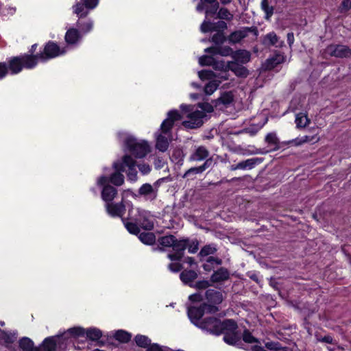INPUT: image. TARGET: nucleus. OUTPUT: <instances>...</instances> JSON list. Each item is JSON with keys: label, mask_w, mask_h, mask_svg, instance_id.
Here are the masks:
<instances>
[{"label": "nucleus", "mask_w": 351, "mask_h": 351, "mask_svg": "<svg viewBox=\"0 0 351 351\" xmlns=\"http://www.w3.org/2000/svg\"><path fill=\"white\" fill-rule=\"evenodd\" d=\"M85 334L88 339L93 341L98 340L102 335L101 330L95 328L88 329Z\"/></svg>", "instance_id": "44"}, {"label": "nucleus", "mask_w": 351, "mask_h": 351, "mask_svg": "<svg viewBox=\"0 0 351 351\" xmlns=\"http://www.w3.org/2000/svg\"><path fill=\"white\" fill-rule=\"evenodd\" d=\"M215 55L210 53V55H204L199 58V63L202 66H212L213 65L215 58Z\"/></svg>", "instance_id": "43"}, {"label": "nucleus", "mask_w": 351, "mask_h": 351, "mask_svg": "<svg viewBox=\"0 0 351 351\" xmlns=\"http://www.w3.org/2000/svg\"><path fill=\"white\" fill-rule=\"evenodd\" d=\"M180 109L182 110L181 114L176 110H173L168 112L167 119L161 124V129L163 132L167 133L171 130L176 121H180L182 119H184L182 121V125L187 128H197L203 124L204 119V111L199 110L195 106L184 104L180 106Z\"/></svg>", "instance_id": "1"}, {"label": "nucleus", "mask_w": 351, "mask_h": 351, "mask_svg": "<svg viewBox=\"0 0 351 351\" xmlns=\"http://www.w3.org/2000/svg\"><path fill=\"white\" fill-rule=\"evenodd\" d=\"M171 130L165 133L160 129V133L156 134V148L160 152H165L167 150L169 142L171 141Z\"/></svg>", "instance_id": "14"}, {"label": "nucleus", "mask_w": 351, "mask_h": 351, "mask_svg": "<svg viewBox=\"0 0 351 351\" xmlns=\"http://www.w3.org/2000/svg\"><path fill=\"white\" fill-rule=\"evenodd\" d=\"M136 344L142 348H147L151 343V340L146 336L138 335L135 337Z\"/></svg>", "instance_id": "46"}, {"label": "nucleus", "mask_w": 351, "mask_h": 351, "mask_svg": "<svg viewBox=\"0 0 351 351\" xmlns=\"http://www.w3.org/2000/svg\"><path fill=\"white\" fill-rule=\"evenodd\" d=\"M64 53V49H61L55 43L49 42L45 45L43 53L35 56L36 57V62L38 60L44 62Z\"/></svg>", "instance_id": "8"}, {"label": "nucleus", "mask_w": 351, "mask_h": 351, "mask_svg": "<svg viewBox=\"0 0 351 351\" xmlns=\"http://www.w3.org/2000/svg\"><path fill=\"white\" fill-rule=\"evenodd\" d=\"M285 56L280 53H276L272 57L269 58L263 64L265 70H271L285 61Z\"/></svg>", "instance_id": "17"}, {"label": "nucleus", "mask_w": 351, "mask_h": 351, "mask_svg": "<svg viewBox=\"0 0 351 351\" xmlns=\"http://www.w3.org/2000/svg\"><path fill=\"white\" fill-rule=\"evenodd\" d=\"M222 263L221 260L214 256H209L203 264V268L207 271H211L215 266L219 265Z\"/></svg>", "instance_id": "32"}, {"label": "nucleus", "mask_w": 351, "mask_h": 351, "mask_svg": "<svg viewBox=\"0 0 351 351\" xmlns=\"http://www.w3.org/2000/svg\"><path fill=\"white\" fill-rule=\"evenodd\" d=\"M217 16L218 18L227 21H230L233 18V15L229 12V10L223 8L219 9Z\"/></svg>", "instance_id": "48"}, {"label": "nucleus", "mask_w": 351, "mask_h": 351, "mask_svg": "<svg viewBox=\"0 0 351 351\" xmlns=\"http://www.w3.org/2000/svg\"><path fill=\"white\" fill-rule=\"evenodd\" d=\"M219 8V3L217 0H200L196 7L197 12L205 11L206 19L209 16L214 15Z\"/></svg>", "instance_id": "12"}, {"label": "nucleus", "mask_w": 351, "mask_h": 351, "mask_svg": "<svg viewBox=\"0 0 351 351\" xmlns=\"http://www.w3.org/2000/svg\"><path fill=\"white\" fill-rule=\"evenodd\" d=\"M265 351H293L291 348L287 347H278L274 342H267L265 344Z\"/></svg>", "instance_id": "40"}, {"label": "nucleus", "mask_w": 351, "mask_h": 351, "mask_svg": "<svg viewBox=\"0 0 351 351\" xmlns=\"http://www.w3.org/2000/svg\"><path fill=\"white\" fill-rule=\"evenodd\" d=\"M228 277V271L225 268H220L212 275L211 280L213 282H219L227 280Z\"/></svg>", "instance_id": "29"}, {"label": "nucleus", "mask_w": 351, "mask_h": 351, "mask_svg": "<svg viewBox=\"0 0 351 351\" xmlns=\"http://www.w3.org/2000/svg\"><path fill=\"white\" fill-rule=\"evenodd\" d=\"M324 55L336 58H347L351 56V49L343 45H330L324 49Z\"/></svg>", "instance_id": "10"}, {"label": "nucleus", "mask_w": 351, "mask_h": 351, "mask_svg": "<svg viewBox=\"0 0 351 351\" xmlns=\"http://www.w3.org/2000/svg\"><path fill=\"white\" fill-rule=\"evenodd\" d=\"M261 6L265 13V19L269 20L274 14V7L269 5L267 0H262Z\"/></svg>", "instance_id": "42"}, {"label": "nucleus", "mask_w": 351, "mask_h": 351, "mask_svg": "<svg viewBox=\"0 0 351 351\" xmlns=\"http://www.w3.org/2000/svg\"><path fill=\"white\" fill-rule=\"evenodd\" d=\"M138 239L145 244L152 245L155 242L156 237L152 232H142L139 234Z\"/></svg>", "instance_id": "39"}, {"label": "nucleus", "mask_w": 351, "mask_h": 351, "mask_svg": "<svg viewBox=\"0 0 351 351\" xmlns=\"http://www.w3.org/2000/svg\"><path fill=\"white\" fill-rule=\"evenodd\" d=\"M199 110L204 112V118L206 116V113H210L213 111V107L208 103H202L198 104Z\"/></svg>", "instance_id": "50"}, {"label": "nucleus", "mask_w": 351, "mask_h": 351, "mask_svg": "<svg viewBox=\"0 0 351 351\" xmlns=\"http://www.w3.org/2000/svg\"><path fill=\"white\" fill-rule=\"evenodd\" d=\"M122 221L127 230L133 234L140 232V227L146 230H151L154 227V218L150 212L140 208L130 210L128 218H122Z\"/></svg>", "instance_id": "2"}, {"label": "nucleus", "mask_w": 351, "mask_h": 351, "mask_svg": "<svg viewBox=\"0 0 351 351\" xmlns=\"http://www.w3.org/2000/svg\"><path fill=\"white\" fill-rule=\"evenodd\" d=\"M85 335V330L82 327H74L69 328L66 332H64L60 337L61 340L68 341L70 337H79Z\"/></svg>", "instance_id": "25"}, {"label": "nucleus", "mask_w": 351, "mask_h": 351, "mask_svg": "<svg viewBox=\"0 0 351 351\" xmlns=\"http://www.w3.org/2000/svg\"><path fill=\"white\" fill-rule=\"evenodd\" d=\"M217 251V247L214 244H209L204 246L199 253V255L201 257L208 256V255L214 254Z\"/></svg>", "instance_id": "41"}, {"label": "nucleus", "mask_w": 351, "mask_h": 351, "mask_svg": "<svg viewBox=\"0 0 351 351\" xmlns=\"http://www.w3.org/2000/svg\"><path fill=\"white\" fill-rule=\"evenodd\" d=\"M258 162H259L258 158H249L241 161L237 165H232L230 167V170L235 171L237 169H252L255 167Z\"/></svg>", "instance_id": "23"}, {"label": "nucleus", "mask_w": 351, "mask_h": 351, "mask_svg": "<svg viewBox=\"0 0 351 351\" xmlns=\"http://www.w3.org/2000/svg\"><path fill=\"white\" fill-rule=\"evenodd\" d=\"M209 155L208 150L204 146L197 147L193 153L190 156L189 160L191 161H202L206 158Z\"/></svg>", "instance_id": "24"}, {"label": "nucleus", "mask_w": 351, "mask_h": 351, "mask_svg": "<svg viewBox=\"0 0 351 351\" xmlns=\"http://www.w3.org/2000/svg\"><path fill=\"white\" fill-rule=\"evenodd\" d=\"M230 62H228L227 63H226L223 61H217L215 60V62L213 65V67L215 70L223 71L224 73L223 75H221L219 77L222 80H226L228 79V76L226 72L230 70Z\"/></svg>", "instance_id": "27"}, {"label": "nucleus", "mask_w": 351, "mask_h": 351, "mask_svg": "<svg viewBox=\"0 0 351 351\" xmlns=\"http://www.w3.org/2000/svg\"><path fill=\"white\" fill-rule=\"evenodd\" d=\"M106 207L108 213L112 217H122L125 210L122 202L117 204L107 203Z\"/></svg>", "instance_id": "20"}, {"label": "nucleus", "mask_w": 351, "mask_h": 351, "mask_svg": "<svg viewBox=\"0 0 351 351\" xmlns=\"http://www.w3.org/2000/svg\"><path fill=\"white\" fill-rule=\"evenodd\" d=\"M80 34L77 29L71 28L69 29L65 35L66 42L69 44H75L80 39Z\"/></svg>", "instance_id": "35"}, {"label": "nucleus", "mask_w": 351, "mask_h": 351, "mask_svg": "<svg viewBox=\"0 0 351 351\" xmlns=\"http://www.w3.org/2000/svg\"><path fill=\"white\" fill-rule=\"evenodd\" d=\"M227 28V24L224 21H218L217 23H211L205 19L200 26V29L202 32L206 33L212 31H221Z\"/></svg>", "instance_id": "15"}, {"label": "nucleus", "mask_w": 351, "mask_h": 351, "mask_svg": "<svg viewBox=\"0 0 351 351\" xmlns=\"http://www.w3.org/2000/svg\"><path fill=\"white\" fill-rule=\"evenodd\" d=\"M99 0H80L73 7L74 13L80 18L86 16L90 10L94 9L98 4Z\"/></svg>", "instance_id": "11"}, {"label": "nucleus", "mask_w": 351, "mask_h": 351, "mask_svg": "<svg viewBox=\"0 0 351 351\" xmlns=\"http://www.w3.org/2000/svg\"><path fill=\"white\" fill-rule=\"evenodd\" d=\"M221 333L224 334L223 339L225 342L230 345H236L239 341V336L236 330L237 329V323L232 319H226L221 322Z\"/></svg>", "instance_id": "5"}, {"label": "nucleus", "mask_w": 351, "mask_h": 351, "mask_svg": "<svg viewBox=\"0 0 351 351\" xmlns=\"http://www.w3.org/2000/svg\"><path fill=\"white\" fill-rule=\"evenodd\" d=\"M210 285L208 280L199 281L196 283V287L197 289H206Z\"/></svg>", "instance_id": "64"}, {"label": "nucleus", "mask_w": 351, "mask_h": 351, "mask_svg": "<svg viewBox=\"0 0 351 351\" xmlns=\"http://www.w3.org/2000/svg\"><path fill=\"white\" fill-rule=\"evenodd\" d=\"M197 326L213 335L221 334V321L215 317L206 318L202 322L197 324Z\"/></svg>", "instance_id": "9"}, {"label": "nucleus", "mask_w": 351, "mask_h": 351, "mask_svg": "<svg viewBox=\"0 0 351 351\" xmlns=\"http://www.w3.org/2000/svg\"><path fill=\"white\" fill-rule=\"evenodd\" d=\"M198 245L199 243L197 241H192L191 243H189V241L188 240V245L186 248H188L189 252L194 254L198 250Z\"/></svg>", "instance_id": "52"}, {"label": "nucleus", "mask_w": 351, "mask_h": 351, "mask_svg": "<svg viewBox=\"0 0 351 351\" xmlns=\"http://www.w3.org/2000/svg\"><path fill=\"white\" fill-rule=\"evenodd\" d=\"M243 340L247 343L256 341V339L247 331H245L243 333Z\"/></svg>", "instance_id": "60"}, {"label": "nucleus", "mask_w": 351, "mask_h": 351, "mask_svg": "<svg viewBox=\"0 0 351 351\" xmlns=\"http://www.w3.org/2000/svg\"><path fill=\"white\" fill-rule=\"evenodd\" d=\"M170 271L173 272H178L180 271L182 269V266L181 264L175 263H170L168 266Z\"/></svg>", "instance_id": "58"}, {"label": "nucleus", "mask_w": 351, "mask_h": 351, "mask_svg": "<svg viewBox=\"0 0 351 351\" xmlns=\"http://www.w3.org/2000/svg\"><path fill=\"white\" fill-rule=\"evenodd\" d=\"M125 145L136 158H143L149 152V147L146 141H138L132 136L125 138Z\"/></svg>", "instance_id": "6"}, {"label": "nucleus", "mask_w": 351, "mask_h": 351, "mask_svg": "<svg viewBox=\"0 0 351 351\" xmlns=\"http://www.w3.org/2000/svg\"><path fill=\"white\" fill-rule=\"evenodd\" d=\"M138 193L145 196L147 199L154 200L157 197L158 190L149 184H144L140 187Z\"/></svg>", "instance_id": "21"}, {"label": "nucleus", "mask_w": 351, "mask_h": 351, "mask_svg": "<svg viewBox=\"0 0 351 351\" xmlns=\"http://www.w3.org/2000/svg\"><path fill=\"white\" fill-rule=\"evenodd\" d=\"M138 167L139 171L144 175L147 174L150 171V167L147 164H141Z\"/></svg>", "instance_id": "61"}, {"label": "nucleus", "mask_w": 351, "mask_h": 351, "mask_svg": "<svg viewBox=\"0 0 351 351\" xmlns=\"http://www.w3.org/2000/svg\"><path fill=\"white\" fill-rule=\"evenodd\" d=\"M3 335L5 343L7 344L12 343L16 339V337L14 335L3 332Z\"/></svg>", "instance_id": "57"}, {"label": "nucleus", "mask_w": 351, "mask_h": 351, "mask_svg": "<svg viewBox=\"0 0 351 351\" xmlns=\"http://www.w3.org/2000/svg\"><path fill=\"white\" fill-rule=\"evenodd\" d=\"M167 347L160 346L157 343L151 344L147 347V351H167Z\"/></svg>", "instance_id": "56"}, {"label": "nucleus", "mask_w": 351, "mask_h": 351, "mask_svg": "<svg viewBox=\"0 0 351 351\" xmlns=\"http://www.w3.org/2000/svg\"><path fill=\"white\" fill-rule=\"evenodd\" d=\"M180 277L184 283L188 284L193 282L197 277V274L193 270H184L180 274Z\"/></svg>", "instance_id": "36"}, {"label": "nucleus", "mask_w": 351, "mask_h": 351, "mask_svg": "<svg viewBox=\"0 0 351 351\" xmlns=\"http://www.w3.org/2000/svg\"><path fill=\"white\" fill-rule=\"evenodd\" d=\"M199 77L202 80H211L215 77V73L212 71L203 70L198 73Z\"/></svg>", "instance_id": "49"}, {"label": "nucleus", "mask_w": 351, "mask_h": 351, "mask_svg": "<svg viewBox=\"0 0 351 351\" xmlns=\"http://www.w3.org/2000/svg\"><path fill=\"white\" fill-rule=\"evenodd\" d=\"M248 29H243L232 32L228 37V40L231 43H237L247 35Z\"/></svg>", "instance_id": "30"}, {"label": "nucleus", "mask_w": 351, "mask_h": 351, "mask_svg": "<svg viewBox=\"0 0 351 351\" xmlns=\"http://www.w3.org/2000/svg\"><path fill=\"white\" fill-rule=\"evenodd\" d=\"M263 44L265 46H276V47H281L284 45L283 41H280L279 38L274 32H269L266 34L263 38Z\"/></svg>", "instance_id": "22"}, {"label": "nucleus", "mask_w": 351, "mask_h": 351, "mask_svg": "<svg viewBox=\"0 0 351 351\" xmlns=\"http://www.w3.org/2000/svg\"><path fill=\"white\" fill-rule=\"evenodd\" d=\"M117 193V191L115 188L110 185L104 186L102 192L101 197L103 200L109 203L112 201Z\"/></svg>", "instance_id": "26"}, {"label": "nucleus", "mask_w": 351, "mask_h": 351, "mask_svg": "<svg viewBox=\"0 0 351 351\" xmlns=\"http://www.w3.org/2000/svg\"><path fill=\"white\" fill-rule=\"evenodd\" d=\"M221 81L212 80L209 82L204 88V92L206 95H212L218 88Z\"/></svg>", "instance_id": "45"}, {"label": "nucleus", "mask_w": 351, "mask_h": 351, "mask_svg": "<svg viewBox=\"0 0 351 351\" xmlns=\"http://www.w3.org/2000/svg\"><path fill=\"white\" fill-rule=\"evenodd\" d=\"M302 139V142L303 143H316L317 141H319V138L317 136V135H314V136H304L302 137H301Z\"/></svg>", "instance_id": "54"}, {"label": "nucleus", "mask_w": 351, "mask_h": 351, "mask_svg": "<svg viewBox=\"0 0 351 351\" xmlns=\"http://www.w3.org/2000/svg\"><path fill=\"white\" fill-rule=\"evenodd\" d=\"M8 73V67L5 63H0V79L4 77Z\"/></svg>", "instance_id": "62"}, {"label": "nucleus", "mask_w": 351, "mask_h": 351, "mask_svg": "<svg viewBox=\"0 0 351 351\" xmlns=\"http://www.w3.org/2000/svg\"><path fill=\"white\" fill-rule=\"evenodd\" d=\"M201 173H202V171L199 167H192L185 172V173L183 176V178L189 177L191 174H197Z\"/></svg>", "instance_id": "55"}, {"label": "nucleus", "mask_w": 351, "mask_h": 351, "mask_svg": "<svg viewBox=\"0 0 351 351\" xmlns=\"http://www.w3.org/2000/svg\"><path fill=\"white\" fill-rule=\"evenodd\" d=\"M114 337L121 342L126 343L130 341L131 335L124 330H119L115 333Z\"/></svg>", "instance_id": "47"}, {"label": "nucleus", "mask_w": 351, "mask_h": 351, "mask_svg": "<svg viewBox=\"0 0 351 351\" xmlns=\"http://www.w3.org/2000/svg\"><path fill=\"white\" fill-rule=\"evenodd\" d=\"M230 70L233 71L235 75L241 77H246L248 74L247 70L234 61L230 62Z\"/></svg>", "instance_id": "33"}, {"label": "nucleus", "mask_w": 351, "mask_h": 351, "mask_svg": "<svg viewBox=\"0 0 351 351\" xmlns=\"http://www.w3.org/2000/svg\"><path fill=\"white\" fill-rule=\"evenodd\" d=\"M265 142L272 147L273 150H277L280 148L279 139L275 132H271L265 136Z\"/></svg>", "instance_id": "37"}, {"label": "nucleus", "mask_w": 351, "mask_h": 351, "mask_svg": "<svg viewBox=\"0 0 351 351\" xmlns=\"http://www.w3.org/2000/svg\"><path fill=\"white\" fill-rule=\"evenodd\" d=\"M218 307L214 305H207L203 304L199 307L191 306L188 308V316L191 321L197 326V324L202 322L201 317L204 313H215L218 311Z\"/></svg>", "instance_id": "7"}, {"label": "nucleus", "mask_w": 351, "mask_h": 351, "mask_svg": "<svg viewBox=\"0 0 351 351\" xmlns=\"http://www.w3.org/2000/svg\"><path fill=\"white\" fill-rule=\"evenodd\" d=\"M204 51L206 53H212L213 55H221L222 56H232L234 53L230 47L219 45L208 47L205 49Z\"/></svg>", "instance_id": "18"}, {"label": "nucleus", "mask_w": 351, "mask_h": 351, "mask_svg": "<svg viewBox=\"0 0 351 351\" xmlns=\"http://www.w3.org/2000/svg\"><path fill=\"white\" fill-rule=\"evenodd\" d=\"M295 122L296 128L300 129L306 127L310 123L311 120L308 119L306 114L300 112L296 114Z\"/></svg>", "instance_id": "31"}, {"label": "nucleus", "mask_w": 351, "mask_h": 351, "mask_svg": "<svg viewBox=\"0 0 351 351\" xmlns=\"http://www.w3.org/2000/svg\"><path fill=\"white\" fill-rule=\"evenodd\" d=\"M37 64L36 57L30 55H24L12 58L9 62V68L12 74L19 73L23 67L32 69Z\"/></svg>", "instance_id": "4"}, {"label": "nucleus", "mask_w": 351, "mask_h": 351, "mask_svg": "<svg viewBox=\"0 0 351 351\" xmlns=\"http://www.w3.org/2000/svg\"><path fill=\"white\" fill-rule=\"evenodd\" d=\"M219 99L223 104H229L233 99L232 95L230 93H226L221 95Z\"/></svg>", "instance_id": "53"}, {"label": "nucleus", "mask_w": 351, "mask_h": 351, "mask_svg": "<svg viewBox=\"0 0 351 351\" xmlns=\"http://www.w3.org/2000/svg\"><path fill=\"white\" fill-rule=\"evenodd\" d=\"M158 241L162 247H172L176 242V237L173 235H167L159 238Z\"/></svg>", "instance_id": "38"}, {"label": "nucleus", "mask_w": 351, "mask_h": 351, "mask_svg": "<svg viewBox=\"0 0 351 351\" xmlns=\"http://www.w3.org/2000/svg\"><path fill=\"white\" fill-rule=\"evenodd\" d=\"M206 298L209 303L206 304L207 305H214L215 306L220 304L223 300L222 293L214 289L207 290L206 292Z\"/></svg>", "instance_id": "19"}, {"label": "nucleus", "mask_w": 351, "mask_h": 351, "mask_svg": "<svg viewBox=\"0 0 351 351\" xmlns=\"http://www.w3.org/2000/svg\"><path fill=\"white\" fill-rule=\"evenodd\" d=\"M286 143L287 145L291 144V145H293L294 146H300V145L304 144L301 137L300 138H296L293 139L291 141H287Z\"/></svg>", "instance_id": "63"}, {"label": "nucleus", "mask_w": 351, "mask_h": 351, "mask_svg": "<svg viewBox=\"0 0 351 351\" xmlns=\"http://www.w3.org/2000/svg\"><path fill=\"white\" fill-rule=\"evenodd\" d=\"M19 347L23 351H37L33 341L27 337H23L20 340Z\"/></svg>", "instance_id": "34"}, {"label": "nucleus", "mask_w": 351, "mask_h": 351, "mask_svg": "<svg viewBox=\"0 0 351 351\" xmlns=\"http://www.w3.org/2000/svg\"><path fill=\"white\" fill-rule=\"evenodd\" d=\"M116 172L111 175L110 181L116 186H121L124 182V176L121 173L128 168V177L132 181L137 180V171L136 170V163L133 158L128 155H125L121 161L115 162L113 164Z\"/></svg>", "instance_id": "3"}, {"label": "nucleus", "mask_w": 351, "mask_h": 351, "mask_svg": "<svg viewBox=\"0 0 351 351\" xmlns=\"http://www.w3.org/2000/svg\"><path fill=\"white\" fill-rule=\"evenodd\" d=\"M225 41V36L222 32H217L214 34L212 37V42L216 45L222 44Z\"/></svg>", "instance_id": "51"}, {"label": "nucleus", "mask_w": 351, "mask_h": 351, "mask_svg": "<svg viewBox=\"0 0 351 351\" xmlns=\"http://www.w3.org/2000/svg\"><path fill=\"white\" fill-rule=\"evenodd\" d=\"M93 26V21H88L81 27V29H82V31L86 33L92 29Z\"/></svg>", "instance_id": "59"}, {"label": "nucleus", "mask_w": 351, "mask_h": 351, "mask_svg": "<svg viewBox=\"0 0 351 351\" xmlns=\"http://www.w3.org/2000/svg\"><path fill=\"white\" fill-rule=\"evenodd\" d=\"M61 341L60 337H49L46 338L43 343L37 348V351H55L56 344Z\"/></svg>", "instance_id": "16"}, {"label": "nucleus", "mask_w": 351, "mask_h": 351, "mask_svg": "<svg viewBox=\"0 0 351 351\" xmlns=\"http://www.w3.org/2000/svg\"><path fill=\"white\" fill-rule=\"evenodd\" d=\"M232 58L235 60V62H237L245 64L250 61V53L245 50H239L233 53Z\"/></svg>", "instance_id": "28"}, {"label": "nucleus", "mask_w": 351, "mask_h": 351, "mask_svg": "<svg viewBox=\"0 0 351 351\" xmlns=\"http://www.w3.org/2000/svg\"><path fill=\"white\" fill-rule=\"evenodd\" d=\"M188 245V239L178 240L176 239L172 249L175 252L174 254H169L168 258L171 261L180 260L184 254V250Z\"/></svg>", "instance_id": "13"}]
</instances>
